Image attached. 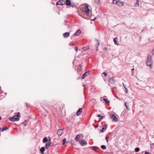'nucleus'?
I'll return each instance as SVG.
<instances>
[{
    "label": "nucleus",
    "instance_id": "f257e3e1",
    "mask_svg": "<svg viewBox=\"0 0 154 154\" xmlns=\"http://www.w3.org/2000/svg\"><path fill=\"white\" fill-rule=\"evenodd\" d=\"M19 116H20V113L18 112L17 115L14 116L13 117H9V119L12 122L18 121L19 120Z\"/></svg>",
    "mask_w": 154,
    "mask_h": 154
},
{
    "label": "nucleus",
    "instance_id": "f03ea898",
    "mask_svg": "<svg viewBox=\"0 0 154 154\" xmlns=\"http://www.w3.org/2000/svg\"><path fill=\"white\" fill-rule=\"evenodd\" d=\"M112 3L113 4H116L119 7H122L123 5V2L120 1V0H113Z\"/></svg>",
    "mask_w": 154,
    "mask_h": 154
},
{
    "label": "nucleus",
    "instance_id": "7ed1b4c3",
    "mask_svg": "<svg viewBox=\"0 0 154 154\" xmlns=\"http://www.w3.org/2000/svg\"><path fill=\"white\" fill-rule=\"evenodd\" d=\"M109 117L111 119H112V121L113 122H116L117 121V118L113 114H110L109 115Z\"/></svg>",
    "mask_w": 154,
    "mask_h": 154
},
{
    "label": "nucleus",
    "instance_id": "20e7f679",
    "mask_svg": "<svg viewBox=\"0 0 154 154\" xmlns=\"http://www.w3.org/2000/svg\"><path fill=\"white\" fill-rule=\"evenodd\" d=\"M85 10L84 11V13H85L87 15H89V11L90 9L88 8V4H86L84 8Z\"/></svg>",
    "mask_w": 154,
    "mask_h": 154
},
{
    "label": "nucleus",
    "instance_id": "39448f33",
    "mask_svg": "<svg viewBox=\"0 0 154 154\" xmlns=\"http://www.w3.org/2000/svg\"><path fill=\"white\" fill-rule=\"evenodd\" d=\"M65 4V2L63 0H59L56 3L57 5H63Z\"/></svg>",
    "mask_w": 154,
    "mask_h": 154
},
{
    "label": "nucleus",
    "instance_id": "423d86ee",
    "mask_svg": "<svg viewBox=\"0 0 154 154\" xmlns=\"http://www.w3.org/2000/svg\"><path fill=\"white\" fill-rule=\"evenodd\" d=\"M80 143L82 146H84L87 144V141L85 140L82 139L80 141Z\"/></svg>",
    "mask_w": 154,
    "mask_h": 154
},
{
    "label": "nucleus",
    "instance_id": "0eeeda50",
    "mask_svg": "<svg viewBox=\"0 0 154 154\" xmlns=\"http://www.w3.org/2000/svg\"><path fill=\"white\" fill-rule=\"evenodd\" d=\"M109 82L112 84H113L115 83L116 80L114 79V78L110 77L108 79Z\"/></svg>",
    "mask_w": 154,
    "mask_h": 154
},
{
    "label": "nucleus",
    "instance_id": "6e6552de",
    "mask_svg": "<svg viewBox=\"0 0 154 154\" xmlns=\"http://www.w3.org/2000/svg\"><path fill=\"white\" fill-rule=\"evenodd\" d=\"M63 129H59L57 131V134L59 136H60L63 133Z\"/></svg>",
    "mask_w": 154,
    "mask_h": 154
},
{
    "label": "nucleus",
    "instance_id": "1a4fd4ad",
    "mask_svg": "<svg viewBox=\"0 0 154 154\" xmlns=\"http://www.w3.org/2000/svg\"><path fill=\"white\" fill-rule=\"evenodd\" d=\"M90 71H88L84 73L82 75V79H84L85 77L88 75L90 73Z\"/></svg>",
    "mask_w": 154,
    "mask_h": 154
},
{
    "label": "nucleus",
    "instance_id": "9d476101",
    "mask_svg": "<svg viewBox=\"0 0 154 154\" xmlns=\"http://www.w3.org/2000/svg\"><path fill=\"white\" fill-rule=\"evenodd\" d=\"M152 64V60H147L146 61V64L147 66H149L151 67Z\"/></svg>",
    "mask_w": 154,
    "mask_h": 154
},
{
    "label": "nucleus",
    "instance_id": "9b49d317",
    "mask_svg": "<svg viewBox=\"0 0 154 154\" xmlns=\"http://www.w3.org/2000/svg\"><path fill=\"white\" fill-rule=\"evenodd\" d=\"M82 112V108H79L78 110L77 111L76 114L77 116H79L81 115Z\"/></svg>",
    "mask_w": 154,
    "mask_h": 154
},
{
    "label": "nucleus",
    "instance_id": "f8f14e48",
    "mask_svg": "<svg viewBox=\"0 0 154 154\" xmlns=\"http://www.w3.org/2000/svg\"><path fill=\"white\" fill-rule=\"evenodd\" d=\"M107 127V125H105L100 130V131L101 132H103L104 130H106Z\"/></svg>",
    "mask_w": 154,
    "mask_h": 154
},
{
    "label": "nucleus",
    "instance_id": "ddd939ff",
    "mask_svg": "<svg viewBox=\"0 0 154 154\" xmlns=\"http://www.w3.org/2000/svg\"><path fill=\"white\" fill-rule=\"evenodd\" d=\"M70 35V33L69 32H65L63 34V37L65 38L68 37Z\"/></svg>",
    "mask_w": 154,
    "mask_h": 154
},
{
    "label": "nucleus",
    "instance_id": "4468645a",
    "mask_svg": "<svg viewBox=\"0 0 154 154\" xmlns=\"http://www.w3.org/2000/svg\"><path fill=\"white\" fill-rule=\"evenodd\" d=\"M71 2L70 0H66V4L67 6H69L71 5Z\"/></svg>",
    "mask_w": 154,
    "mask_h": 154
},
{
    "label": "nucleus",
    "instance_id": "2eb2a0df",
    "mask_svg": "<svg viewBox=\"0 0 154 154\" xmlns=\"http://www.w3.org/2000/svg\"><path fill=\"white\" fill-rule=\"evenodd\" d=\"M81 30H80V29H79L77 30L76 32L73 34V35L75 36L78 35L81 33Z\"/></svg>",
    "mask_w": 154,
    "mask_h": 154
},
{
    "label": "nucleus",
    "instance_id": "dca6fc26",
    "mask_svg": "<svg viewBox=\"0 0 154 154\" xmlns=\"http://www.w3.org/2000/svg\"><path fill=\"white\" fill-rule=\"evenodd\" d=\"M45 149V148L44 147H43L40 149V151L41 152V154H44V151Z\"/></svg>",
    "mask_w": 154,
    "mask_h": 154
},
{
    "label": "nucleus",
    "instance_id": "f3484780",
    "mask_svg": "<svg viewBox=\"0 0 154 154\" xmlns=\"http://www.w3.org/2000/svg\"><path fill=\"white\" fill-rule=\"evenodd\" d=\"M81 135H82V134H79L76 136L75 139L77 141H79V137H80Z\"/></svg>",
    "mask_w": 154,
    "mask_h": 154
},
{
    "label": "nucleus",
    "instance_id": "a211bd4d",
    "mask_svg": "<svg viewBox=\"0 0 154 154\" xmlns=\"http://www.w3.org/2000/svg\"><path fill=\"white\" fill-rule=\"evenodd\" d=\"M139 0H136V2L134 4L135 7H138L139 6Z\"/></svg>",
    "mask_w": 154,
    "mask_h": 154
},
{
    "label": "nucleus",
    "instance_id": "6ab92c4d",
    "mask_svg": "<svg viewBox=\"0 0 154 154\" xmlns=\"http://www.w3.org/2000/svg\"><path fill=\"white\" fill-rule=\"evenodd\" d=\"M96 41L97 42L96 45V48H98L100 45L99 41V40L97 39H96Z\"/></svg>",
    "mask_w": 154,
    "mask_h": 154
},
{
    "label": "nucleus",
    "instance_id": "aec40b11",
    "mask_svg": "<svg viewBox=\"0 0 154 154\" xmlns=\"http://www.w3.org/2000/svg\"><path fill=\"white\" fill-rule=\"evenodd\" d=\"M48 141V139L47 137H45L43 140V143H46Z\"/></svg>",
    "mask_w": 154,
    "mask_h": 154
},
{
    "label": "nucleus",
    "instance_id": "412c9836",
    "mask_svg": "<svg viewBox=\"0 0 154 154\" xmlns=\"http://www.w3.org/2000/svg\"><path fill=\"white\" fill-rule=\"evenodd\" d=\"M8 128L7 127H3L2 128V131H4L8 129Z\"/></svg>",
    "mask_w": 154,
    "mask_h": 154
},
{
    "label": "nucleus",
    "instance_id": "4be33fe9",
    "mask_svg": "<svg viewBox=\"0 0 154 154\" xmlns=\"http://www.w3.org/2000/svg\"><path fill=\"white\" fill-rule=\"evenodd\" d=\"M51 144V143H50V142L46 144V146H45L46 148V149H48V148L50 146Z\"/></svg>",
    "mask_w": 154,
    "mask_h": 154
},
{
    "label": "nucleus",
    "instance_id": "5701e85b",
    "mask_svg": "<svg viewBox=\"0 0 154 154\" xmlns=\"http://www.w3.org/2000/svg\"><path fill=\"white\" fill-rule=\"evenodd\" d=\"M117 38L116 37L114 39L113 41L114 42V43L115 44L118 45H119V44L117 43V41L116 40V39H117Z\"/></svg>",
    "mask_w": 154,
    "mask_h": 154
},
{
    "label": "nucleus",
    "instance_id": "b1692460",
    "mask_svg": "<svg viewBox=\"0 0 154 154\" xmlns=\"http://www.w3.org/2000/svg\"><path fill=\"white\" fill-rule=\"evenodd\" d=\"M101 148L105 150L106 149V146L104 145H102L101 146Z\"/></svg>",
    "mask_w": 154,
    "mask_h": 154
},
{
    "label": "nucleus",
    "instance_id": "393cba45",
    "mask_svg": "<svg viewBox=\"0 0 154 154\" xmlns=\"http://www.w3.org/2000/svg\"><path fill=\"white\" fill-rule=\"evenodd\" d=\"M147 60H151V55H149L148 56L147 59Z\"/></svg>",
    "mask_w": 154,
    "mask_h": 154
},
{
    "label": "nucleus",
    "instance_id": "a878e982",
    "mask_svg": "<svg viewBox=\"0 0 154 154\" xmlns=\"http://www.w3.org/2000/svg\"><path fill=\"white\" fill-rule=\"evenodd\" d=\"M123 86H124L125 88V93H127L128 92V91L127 88L124 86V85L123 83Z\"/></svg>",
    "mask_w": 154,
    "mask_h": 154
},
{
    "label": "nucleus",
    "instance_id": "bb28decb",
    "mask_svg": "<svg viewBox=\"0 0 154 154\" xmlns=\"http://www.w3.org/2000/svg\"><path fill=\"white\" fill-rule=\"evenodd\" d=\"M103 100H104L106 103H109V101L106 99L103 98Z\"/></svg>",
    "mask_w": 154,
    "mask_h": 154
},
{
    "label": "nucleus",
    "instance_id": "cd10ccee",
    "mask_svg": "<svg viewBox=\"0 0 154 154\" xmlns=\"http://www.w3.org/2000/svg\"><path fill=\"white\" fill-rule=\"evenodd\" d=\"M66 142V139L65 138H64L63 140V144H64Z\"/></svg>",
    "mask_w": 154,
    "mask_h": 154
},
{
    "label": "nucleus",
    "instance_id": "c85d7f7f",
    "mask_svg": "<svg viewBox=\"0 0 154 154\" xmlns=\"http://www.w3.org/2000/svg\"><path fill=\"white\" fill-rule=\"evenodd\" d=\"M140 150V148L138 147L136 148L135 149V151L136 152H138Z\"/></svg>",
    "mask_w": 154,
    "mask_h": 154
},
{
    "label": "nucleus",
    "instance_id": "c756f323",
    "mask_svg": "<svg viewBox=\"0 0 154 154\" xmlns=\"http://www.w3.org/2000/svg\"><path fill=\"white\" fill-rule=\"evenodd\" d=\"M71 6L73 7H75V4H74L73 2L71 3V5H70Z\"/></svg>",
    "mask_w": 154,
    "mask_h": 154
},
{
    "label": "nucleus",
    "instance_id": "7c9ffc66",
    "mask_svg": "<svg viewBox=\"0 0 154 154\" xmlns=\"http://www.w3.org/2000/svg\"><path fill=\"white\" fill-rule=\"evenodd\" d=\"M127 103L126 102L125 103V106L126 107V109L128 110H129V109L128 108V106L127 105Z\"/></svg>",
    "mask_w": 154,
    "mask_h": 154
},
{
    "label": "nucleus",
    "instance_id": "2f4dec72",
    "mask_svg": "<svg viewBox=\"0 0 154 154\" xmlns=\"http://www.w3.org/2000/svg\"><path fill=\"white\" fill-rule=\"evenodd\" d=\"M102 74H103L104 75V76L105 77H106V76L107 75V73H106V72H103L102 73Z\"/></svg>",
    "mask_w": 154,
    "mask_h": 154
},
{
    "label": "nucleus",
    "instance_id": "473e14b6",
    "mask_svg": "<svg viewBox=\"0 0 154 154\" xmlns=\"http://www.w3.org/2000/svg\"><path fill=\"white\" fill-rule=\"evenodd\" d=\"M92 148L93 149L95 150L96 149H97V147L96 146H92Z\"/></svg>",
    "mask_w": 154,
    "mask_h": 154
},
{
    "label": "nucleus",
    "instance_id": "72a5a7b5",
    "mask_svg": "<svg viewBox=\"0 0 154 154\" xmlns=\"http://www.w3.org/2000/svg\"><path fill=\"white\" fill-rule=\"evenodd\" d=\"M109 137H105V139L106 140L107 142H108V139L109 138Z\"/></svg>",
    "mask_w": 154,
    "mask_h": 154
},
{
    "label": "nucleus",
    "instance_id": "f704fd0d",
    "mask_svg": "<svg viewBox=\"0 0 154 154\" xmlns=\"http://www.w3.org/2000/svg\"><path fill=\"white\" fill-rule=\"evenodd\" d=\"M95 2L96 3L98 4L99 3V0H95Z\"/></svg>",
    "mask_w": 154,
    "mask_h": 154
},
{
    "label": "nucleus",
    "instance_id": "c9c22d12",
    "mask_svg": "<svg viewBox=\"0 0 154 154\" xmlns=\"http://www.w3.org/2000/svg\"><path fill=\"white\" fill-rule=\"evenodd\" d=\"M79 67H80V68H79V70H82V69H81V65H79Z\"/></svg>",
    "mask_w": 154,
    "mask_h": 154
},
{
    "label": "nucleus",
    "instance_id": "e433bc0d",
    "mask_svg": "<svg viewBox=\"0 0 154 154\" xmlns=\"http://www.w3.org/2000/svg\"><path fill=\"white\" fill-rule=\"evenodd\" d=\"M144 154H151V153L150 152H145V153H144Z\"/></svg>",
    "mask_w": 154,
    "mask_h": 154
},
{
    "label": "nucleus",
    "instance_id": "4c0bfd02",
    "mask_svg": "<svg viewBox=\"0 0 154 154\" xmlns=\"http://www.w3.org/2000/svg\"><path fill=\"white\" fill-rule=\"evenodd\" d=\"M78 49V48L77 47H75V50L76 51H77Z\"/></svg>",
    "mask_w": 154,
    "mask_h": 154
},
{
    "label": "nucleus",
    "instance_id": "58836bf2",
    "mask_svg": "<svg viewBox=\"0 0 154 154\" xmlns=\"http://www.w3.org/2000/svg\"><path fill=\"white\" fill-rule=\"evenodd\" d=\"M103 116H101V117H100V118H99V120L100 121L101 119H102L103 118Z\"/></svg>",
    "mask_w": 154,
    "mask_h": 154
},
{
    "label": "nucleus",
    "instance_id": "ea45409f",
    "mask_svg": "<svg viewBox=\"0 0 154 154\" xmlns=\"http://www.w3.org/2000/svg\"><path fill=\"white\" fill-rule=\"evenodd\" d=\"M26 120H25L24 122H23V124L24 125L26 126Z\"/></svg>",
    "mask_w": 154,
    "mask_h": 154
},
{
    "label": "nucleus",
    "instance_id": "a19ab883",
    "mask_svg": "<svg viewBox=\"0 0 154 154\" xmlns=\"http://www.w3.org/2000/svg\"><path fill=\"white\" fill-rule=\"evenodd\" d=\"M96 19V17H95L94 19H91V20H92V21H94Z\"/></svg>",
    "mask_w": 154,
    "mask_h": 154
},
{
    "label": "nucleus",
    "instance_id": "79ce46f5",
    "mask_svg": "<svg viewBox=\"0 0 154 154\" xmlns=\"http://www.w3.org/2000/svg\"><path fill=\"white\" fill-rule=\"evenodd\" d=\"M70 45L72 46H74L75 45L74 44H70Z\"/></svg>",
    "mask_w": 154,
    "mask_h": 154
},
{
    "label": "nucleus",
    "instance_id": "37998d69",
    "mask_svg": "<svg viewBox=\"0 0 154 154\" xmlns=\"http://www.w3.org/2000/svg\"><path fill=\"white\" fill-rule=\"evenodd\" d=\"M97 116L98 117H101V116H100V114H99L97 115Z\"/></svg>",
    "mask_w": 154,
    "mask_h": 154
},
{
    "label": "nucleus",
    "instance_id": "c03bdc74",
    "mask_svg": "<svg viewBox=\"0 0 154 154\" xmlns=\"http://www.w3.org/2000/svg\"><path fill=\"white\" fill-rule=\"evenodd\" d=\"M107 49V48H105L104 49V50L105 51H106V50Z\"/></svg>",
    "mask_w": 154,
    "mask_h": 154
},
{
    "label": "nucleus",
    "instance_id": "a18cd8bd",
    "mask_svg": "<svg viewBox=\"0 0 154 154\" xmlns=\"http://www.w3.org/2000/svg\"><path fill=\"white\" fill-rule=\"evenodd\" d=\"M96 48V50L97 51H98V48Z\"/></svg>",
    "mask_w": 154,
    "mask_h": 154
},
{
    "label": "nucleus",
    "instance_id": "49530a36",
    "mask_svg": "<svg viewBox=\"0 0 154 154\" xmlns=\"http://www.w3.org/2000/svg\"><path fill=\"white\" fill-rule=\"evenodd\" d=\"M83 50H85V48H83Z\"/></svg>",
    "mask_w": 154,
    "mask_h": 154
},
{
    "label": "nucleus",
    "instance_id": "de8ad7c7",
    "mask_svg": "<svg viewBox=\"0 0 154 154\" xmlns=\"http://www.w3.org/2000/svg\"><path fill=\"white\" fill-rule=\"evenodd\" d=\"M26 106L27 107H28V104H27V103H26Z\"/></svg>",
    "mask_w": 154,
    "mask_h": 154
},
{
    "label": "nucleus",
    "instance_id": "09e8293b",
    "mask_svg": "<svg viewBox=\"0 0 154 154\" xmlns=\"http://www.w3.org/2000/svg\"><path fill=\"white\" fill-rule=\"evenodd\" d=\"M2 119V117H0V119Z\"/></svg>",
    "mask_w": 154,
    "mask_h": 154
},
{
    "label": "nucleus",
    "instance_id": "8fccbe9b",
    "mask_svg": "<svg viewBox=\"0 0 154 154\" xmlns=\"http://www.w3.org/2000/svg\"><path fill=\"white\" fill-rule=\"evenodd\" d=\"M132 70H134V69H132Z\"/></svg>",
    "mask_w": 154,
    "mask_h": 154
},
{
    "label": "nucleus",
    "instance_id": "3c124183",
    "mask_svg": "<svg viewBox=\"0 0 154 154\" xmlns=\"http://www.w3.org/2000/svg\"><path fill=\"white\" fill-rule=\"evenodd\" d=\"M153 144H154V143H152V145H153Z\"/></svg>",
    "mask_w": 154,
    "mask_h": 154
}]
</instances>
